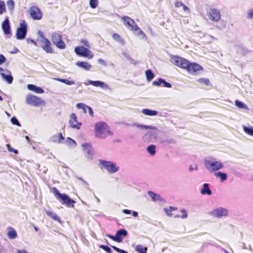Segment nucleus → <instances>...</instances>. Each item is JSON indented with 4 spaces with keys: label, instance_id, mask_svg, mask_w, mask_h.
Listing matches in <instances>:
<instances>
[{
    "label": "nucleus",
    "instance_id": "f257e3e1",
    "mask_svg": "<svg viewBox=\"0 0 253 253\" xmlns=\"http://www.w3.org/2000/svg\"><path fill=\"white\" fill-rule=\"evenodd\" d=\"M170 61L176 66L183 69H185L191 74H194L203 69L201 66L196 63H190L187 60L177 56L171 55Z\"/></svg>",
    "mask_w": 253,
    "mask_h": 253
},
{
    "label": "nucleus",
    "instance_id": "f03ea898",
    "mask_svg": "<svg viewBox=\"0 0 253 253\" xmlns=\"http://www.w3.org/2000/svg\"><path fill=\"white\" fill-rule=\"evenodd\" d=\"M94 134L96 138L104 139L108 135H112L113 133L110 130V127L104 122H98L95 124Z\"/></svg>",
    "mask_w": 253,
    "mask_h": 253
},
{
    "label": "nucleus",
    "instance_id": "7ed1b4c3",
    "mask_svg": "<svg viewBox=\"0 0 253 253\" xmlns=\"http://www.w3.org/2000/svg\"><path fill=\"white\" fill-rule=\"evenodd\" d=\"M207 14L210 20L216 24L217 28L222 29L225 27L226 23L221 20L220 12L218 9L211 8L209 9Z\"/></svg>",
    "mask_w": 253,
    "mask_h": 253
},
{
    "label": "nucleus",
    "instance_id": "20e7f679",
    "mask_svg": "<svg viewBox=\"0 0 253 253\" xmlns=\"http://www.w3.org/2000/svg\"><path fill=\"white\" fill-rule=\"evenodd\" d=\"M204 165L210 171H217L223 168V165L221 162L216 161L214 158L211 157L205 159Z\"/></svg>",
    "mask_w": 253,
    "mask_h": 253
},
{
    "label": "nucleus",
    "instance_id": "39448f33",
    "mask_svg": "<svg viewBox=\"0 0 253 253\" xmlns=\"http://www.w3.org/2000/svg\"><path fill=\"white\" fill-rule=\"evenodd\" d=\"M99 164L101 166L102 169H104L109 173H114L119 170L120 168L116 163L112 161H105L103 160H99Z\"/></svg>",
    "mask_w": 253,
    "mask_h": 253
},
{
    "label": "nucleus",
    "instance_id": "423d86ee",
    "mask_svg": "<svg viewBox=\"0 0 253 253\" xmlns=\"http://www.w3.org/2000/svg\"><path fill=\"white\" fill-rule=\"evenodd\" d=\"M228 213L229 211L227 209L221 207L214 209L208 212L209 215L218 219L227 216Z\"/></svg>",
    "mask_w": 253,
    "mask_h": 253
},
{
    "label": "nucleus",
    "instance_id": "0eeeda50",
    "mask_svg": "<svg viewBox=\"0 0 253 253\" xmlns=\"http://www.w3.org/2000/svg\"><path fill=\"white\" fill-rule=\"evenodd\" d=\"M153 130L148 131L142 137L143 140L147 143L155 142L158 139L159 130L152 129Z\"/></svg>",
    "mask_w": 253,
    "mask_h": 253
},
{
    "label": "nucleus",
    "instance_id": "6e6552de",
    "mask_svg": "<svg viewBox=\"0 0 253 253\" xmlns=\"http://www.w3.org/2000/svg\"><path fill=\"white\" fill-rule=\"evenodd\" d=\"M75 52L79 56L87 57L89 59H91L93 57V54L92 52L87 48L83 46L76 47L75 48Z\"/></svg>",
    "mask_w": 253,
    "mask_h": 253
},
{
    "label": "nucleus",
    "instance_id": "1a4fd4ad",
    "mask_svg": "<svg viewBox=\"0 0 253 253\" xmlns=\"http://www.w3.org/2000/svg\"><path fill=\"white\" fill-rule=\"evenodd\" d=\"M27 32V25L23 20L20 24V27L17 29L16 36L18 40H23L25 38Z\"/></svg>",
    "mask_w": 253,
    "mask_h": 253
},
{
    "label": "nucleus",
    "instance_id": "9d476101",
    "mask_svg": "<svg viewBox=\"0 0 253 253\" xmlns=\"http://www.w3.org/2000/svg\"><path fill=\"white\" fill-rule=\"evenodd\" d=\"M26 102L27 104L34 106H39L44 103V101L40 97L31 94L26 96Z\"/></svg>",
    "mask_w": 253,
    "mask_h": 253
},
{
    "label": "nucleus",
    "instance_id": "9b49d317",
    "mask_svg": "<svg viewBox=\"0 0 253 253\" xmlns=\"http://www.w3.org/2000/svg\"><path fill=\"white\" fill-rule=\"evenodd\" d=\"M51 40L52 42L56 45L58 48L61 49L65 48V44L62 41V36L60 34L55 32L52 33Z\"/></svg>",
    "mask_w": 253,
    "mask_h": 253
},
{
    "label": "nucleus",
    "instance_id": "f8f14e48",
    "mask_svg": "<svg viewBox=\"0 0 253 253\" xmlns=\"http://www.w3.org/2000/svg\"><path fill=\"white\" fill-rule=\"evenodd\" d=\"M84 84L86 85H88L90 84L96 87H100V88L105 90L110 89L109 85L107 84L100 81H94L91 80H88L86 83H84Z\"/></svg>",
    "mask_w": 253,
    "mask_h": 253
},
{
    "label": "nucleus",
    "instance_id": "ddd939ff",
    "mask_svg": "<svg viewBox=\"0 0 253 253\" xmlns=\"http://www.w3.org/2000/svg\"><path fill=\"white\" fill-rule=\"evenodd\" d=\"M70 126L77 129H80L82 125V123L79 122L77 120V117L75 113H72L70 115V120L69 122Z\"/></svg>",
    "mask_w": 253,
    "mask_h": 253
},
{
    "label": "nucleus",
    "instance_id": "4468645a",
    "mask_svg": "<svg viewBox=\"0 0 253 253\" xmlns=\"http://www.w3.org/2000/svg\"><path fill=\"white\" fill-rule=\"evenodd\" d=\"M83 151L88 160L92 159V147L90 143H85L82 145Z\"/></svg>",
    "mask_w": 253,
    "mask_h": 253
},
{
    "label": "nucleus",
    "instance_id": "2eb2a0df",
    "mask_svg": "<svg viewBox=\"0 0 253 253\" xmlns=\"http://www.w3.org/2000/svg\"><path fill=\"white\" fill-rule=\"evenodd\" d=\"M30 14L35 20H40L42 18V13L40 9L36 6H33L30 8Z\"/></svg>",
    "mask_w": 253,
    "mask_h": 253
},
{
    "label": "nucleus",
    "instance_id": "dca6fc26",
    "mask_svg": "<svg viewBox=\"0 0 253 253\" xmlns=\"http://www.w3.org/2000/svg\"><path fill=\"white\" fill-rule=\"evenodd\" d=\"M62 204L66 205L69 208H74L76 201L72 199L68 195L64 193V195L60 199Z\"/></svg>",
    "mask_w": 253,
    "mask_h": 253
},
{
    "label": "nucleus",
    "instance_id": "f3484780",
    "mask_svg": "<svg viewBox=\"0 0 253 253\" xmlns=\"http://www.w3.org/2000/svg\"><path fill=\"white\" fill-rule=\"evenodd\" d=\"M122 124L126 126H130L132 127L136 126L138 128L145 129H157V127L153 126H147L142 124H139L138 123H132V124H128L126 122L121 123Z\"/></svg>",
    "mask_w": 253,
    "mask_h": 253
},
{
    "label": "nucleus",
    "instance_id": "a211bd4d",
    "mask_svg": "<svg viewBox=\"0 0 253 253\" xmlns=\"http://www.w3.org/2000/svg\"><path fill=\"white\" fill-rule=\"evenodd\" d=\"M128 29L131 31H134L135 32V34L138 36H142V38H146L145 34L138 27L137 25L135 23V22L134 21L133 23L131 24V25H130Z\"/></svg>",
    "mask_w": 253,
    "mask_h": 253
},
{
    "label": "nucleus",
    "instance_id": "6ab92c4d",
    "mask_svg": "<svg viewBox=\"0 0 253 253\" xmlns=\"http://www.w3.org/2000/svg\"><path fill=\"white\" fill-rule=\"evenodd\" d=\"M127 232L126 229H121L118 230L115 234V238L116 242L120 243L123 240V237H126L127 235Z\"/></svg>",
    "mask_w": 253,
    "mask_h": 253
},
{
    "label": "nucleus",
    "instance_id": "aec40b11",
    "mask_svg": "<svg viewBox=\"0 0 253 253\" xmlns=\"http://www.w3.org/2000/svg\"><path fill=\"white\" fill-rule=\"evenodd\" d=\"M42 42L44 44L42 47L43 49L46 51V53H53V50L51 47V43L47 38H44V41H42Z\"/></svg>",
    "mask_w": 253,
    "mask_h": 253
},
{
    "label": "nucleus",
    "instance_id": "412c9836",
    "mask_svg": "<svg viewBox=\"0 0 253 253\" xmlns=\"http://www.w3.org/2000/svg\"><path fill=\"white\" fill-rule=\"evenodd\" d=\"M1 27L3 33L5 35H9L11 33L10 23L8 17L2 23Z\"/></svg>",
    "mask_w": 253,
    "mask_h": 253
},
{
    "label": "nucleus",
    "instance_id": "4be33fe9",
    "mask_svg": "<svg viewBox=\"0 0 253 253\" xmlns=\"http://www.w3.org/2000/svg\"><path fill=\"white\" fill-rule=\"evenodd\" d=\"M152 84L155 86L162 85L164 87L168 88H170L172 86L170 83L167 82L165 80L162 78H159L157 81H154Z\"/></svg>",
    "mask_w": 253,
    "mask_h": 253
},
{
    "label": "nucleus",
    "instance_id": "5701e85b",
    "mask_svg": "<svg viewBox=\"0 0 253 253\" xmlns=\"http://www.w3.org/2000/svg\"><path fill=\"white\" fill-rule=\"evenodd\" d=\"M64 140V137L62 135L61 133H59L56 134H55L51 137H50L49 139V141L54 143H61L62 140Z\"/></svg>",
    "mask_w": 253,
    "mask_h": 253
},
{
    "label": "nucleus",
    "instance_id": "b1692460",
    "mask_svg": "<svg viewBox=\"0 0 253 253\" xmlns=\"http://www.w3.org/2000/svg\"><path fill=\"white\" fill-rule=\"evenodd\" d=\"M76 65L86 71H89L92 68V65L87 62L78 61Z\"/></svg>",
    "mask_w": 253,
    "mask_h": 253
},
{
    "label": "nucleus",
    "instance_id": "393cba45",
    "mask_svg": "<svg viewBox=\"0 0 253 253\" xmlns=\"http://www.w3.org/2000/svg\"><path fill=\"white\" fill-rule=\"evenodd\" d=\"M27 88L31 91H34L37 93H42L44 92L43 89L41 87L37 86L33 84H29L27 85Z\"/></svg>",
    "mask_w": 253,
    "mask_h": 253
},
{
    "label": "nucleus",
    "instance_id": "a878e982",
    "mask_svg": "<svg viewBox=\"0 0 253 253\" xmlns=\"http://www.w3.org/2000/svg\"><path fill=\"white\" fill-rule=\"evenodd\" d=\"M148 194L151 198V199L153 202L163 201L164 200L162 197L158 194L155 193L153 191H148Z\"/></svg>",
    "mask_w": 253,
    "mask_h": 253
},
{
    "label": "nucleus",
    "instance_id": "bb28decb",
    "mask_svg": "<svg viewBox=\"0 0 253 253\" xmlns=\"http://www.w3.org/2000/svg\"><path fill=\"white\" fill-rule=\"evenodd\" d=\"M200 192L202 195H208L210 196L212 194L211 191L208 183H204L203 185V188L201 189Z\"/></svg>",
    "mask_w": 253,
    "mask_h": 253
},
{
    "label": "nucleus",
    "instance_id": "cd10ccee",
    "mask_svg": "<svg viewBox=\"0 0 253 253\" xmlns=\"http://www.w3.org/2000/svg\"><path fill=\"white\" fill-rule=\"evenodd\" d=\"M142 113L145 115L149 116H157L158 114V111L156 110H152L148 109H143L142 110Z\"/></svg>",
    "mask_w": 253,
    "mask_h": 253
},
{
    "label": "nucleus",
    "instance_id": "c85d7f7f",
    "mask_svg": "<svg viewBox=\"0 0 253 253\" xmlns=\"http://www.w3.org/2000/svg\"><path fill=\"white\" fill-rule=\"evenodd\" d=\"M0 75L1 76L2 78L4 80H5L8 84H12L13 80V78L11 75H5L3 73H0Z\"/></svg>",
    "mask_w": 253,
    "mask_h": 253
},
{
    "label": "nucleus",
    "instance_id": "c756f323",
    "mask_svg": "<svg viewBox=\"0 0 253 253\" xmlns=\"http://www.w3.org/2000/svg\"><path fill=\"white\" fill-rule=\"evenodd\" d=\"M214 175L217 177H219L221 182H223L226 180L227 178V174L221 171L215 172L214 173Z\"/></svg>",
    "mask_w": 253,
    "mask_h": 253
},
{
    "label": "nucleus",
    "instance_id": "7c9ffc66",
    "mask_svg": "<svg viewBox=\"0 0 253 253\" xmlns=\"http://www.w3.org/2000/svg\"><path fill=\"white\" fill-rule=\"evenodd\" d=\"M148 249L141 245H138L135 247V251L138 253H147Z\"/></svg>",
    "mask_w": 253,
    "mask_h": 253
},
{
    "label": "nucleus",
    "instance_id": "2f4dec72",
    "mask_svg": "<svg viewBox=\"0 0 253 253\" xmlns=\"http://www.w3.org/2000/svg\"><path fill=\"white\" fill-rule=\"evenodd\" d=\"M156 146L153 144H151L149 145L147 148L146 150L148 153L152 156H154L156 154Z\"/></svg>",
    "mask_w": 253,
    "mask_h": 253
},
{
    "label": "nucleus",
    "instance_id": "473e14b6",
    "mask_svg": "<svg viewBox=\"0 0 253 253\" xmlns=\"http://www.w3.org/2000/svg\"><path fill=\"white\" fill-rule=\"evenodd\" d=\"M145 75L148 82L151 81L155 77L154 74L150 69H148L145 71Z\"/></svg>",
    "mask_w": 253,
    "mask_h": 253
},
{
    "label": "nucleus",
    "instance_id": "72a5a7b5",
    "mask_svg": "<svg viewBox=\"0 0 253 253\" xmlns=\"http://www.w3.org/2000/svg\"><path fill=\"white\" fill-rule=\"evenodd\" d=\"M122 19L124 22L125 24L128 27V28L130 25L134 22V20L128 16H124L123 17Z\"/></svg>",
    "mask_w": 253,
    "mask_h": 253
},
{
    "label": "nucleus",
    "instance_id": "f704fd0d",
    "mask_svg": "<svg viewBox=\"0 0 253 253\" xmlns=\"http://www.w3.org/2000/svg\"><path fill=\"white\" fill-rule=\"evenodd\" d=\"M112 38L114 40L120 42L122 45H124L125 44V41L118 34H114L112 35Z\"/></svg>",
    "mask_w": 253,
    "mask_h": 253
},
{
    "label": "nucleus",
    "instance_id": "c9c22d12",
    "mask_svg": "<svg viewBox=\"0 0 253 253\" xmlns=\"http://www.w3.org/2000/svg\"><path fill=\"white\" fill-rule=\"evenodd\" d=\"M235 105L240 109H243L245 110H248L249 108L248 106L243 102L236 100L235 102Z\"/></svg>",
    "mask_w": 253,
    "mask_h": 253
},
{
    "label": "nucleus",
    "instance_id": "e433bc0d",
    "mask_svg": "<svg viewBox=\"0 0 253 253\" xmlns=\"http://www.w3.org/2000/svg\"><path fill=\"white\" fill-rule=\"evenodd\" d=\"M244 132L249 135L253 136V127L243 126Z\"/></svg>",
    "mask_w": 253,
    "mask_h": 253
},
{
    "label": "nucleus",
    "instance_id": "4c0bfd02",
    "mask_svg": "<svg viewBox=\"0 0 253 253\" xmlns=\"http://www.w3.org/2000/svg\"><path fill=\"white\" fill-rule=\"evenodd\" d=\"M17 234L15 230L10 228V230L7 233V236L9 239H14L17 237Z\"/></svg>",
    "mask_w": 253,
    "mask_h": 253
},
{
    "label": "nucleus",
    "instance_id": "58836bf2",
    "mask_svg": "<svg viewBox=\"0 0 253 253\" xmlns=\"http://www.w3.org/2000/svg\"><path fill=\"white\" fill-rule=\"evenodd\" d=\"M46 214L47 216L50 217L53 220L60 221V218L57 215L56 213L50 211H46Z\"/></svg>",
    "mask_w": 253,
    "mask_h": 253
},
{
    "label": "nucleus",
    "instance_id": "ea45409f",
    "mask_svg": "<svg viewBox=\"0 0 253 253\" xmlns=\"http://www.w3.org/2000/svg\"><path fill=\"white\" fill-rule=\"evenodd\" d=\"M246 18L249 20L253 21V8L248 9L246 14Z\"/></svg>",
    "mask_w": 253,
    "mask_h": 253
},
{
    "label": "nucleus",
    "instance_id": "a19ab883",
    "mask_svg": "<svg viewBox=\"0 0 253 253\" xmlns=\"http://www.w3.org/2000/svg\"><path fill=\"white\" fill-rule=\"evenodd\" d=\"M76 107L79 109H82L83 113H86V109H87L88 106L83 103H79L77 104Z\"/></svg>",
    "mask_w": 253,
    "mask_h": 253
},
{
    "label": "nucleus",
    "instance_id": "79ce46f5",
    "mask_svg": "<svg viewBox=\"0 0 253 253\" xmlns=\"http://www.w3.org/2000/svg\"><path fill=\"white\" fill-rule=\"evenodd\" d=\"M177 210V208L170 206L169 208H165L164 211L166 214L169 216H171L172 214L171 213L172 211Z\"/></svg>",
    "mask_w": 253,
    "mask_h": 253
},
{
    "label": "nucleus",
    "instance_id": "37998d69",
    "mask_svg": "<svg viewBox=\"0 0 253 253\" xmlns=\"http://www.w3.org/2000/svg\"><path fill=\"white\" fill-rule=\"evenodd\" d=\"M7 6L8 9L10 11H12L14 8L15 4L13 0H8L6 2Z\"/></svg>",
    "mask_w": 253,
    "mask_h": 253
},
{
    "label": "nucleus",
    "instance_id": "c03bdc74",
    "mask_svg": "<svg viewBox=\"0 0 253 253\" xmlns=\"http://www.w3.org/2000/svg\"><path fill=\"white\" fill-rule=\"evenodd\" d=\"M66 142L68 145L73 147H75L77 145L76 141L70 137L67 138Z\"/></svg>",
    "mask_w": 253,
    "mask_h": 253
},
{
    "label": "nucleus",
    "instance_id": "a18cd8bd",
    "mask_svg": "<svg viewBox=\"0 0 253 253\" xmlns=\"http://www.w3.org/2000/svg\"><path fill=\"white\" fill-rule=\"evenodd\" d=\"M52 192L54 193V194L56 196H57L58 199H59L60 200L61 199L62 196L64 195V194L60 193L59 192V191H58V190L55 187L53 188Z\"/></svg>",
    "mask_w": 253,
    "mask_h": 253
},
{
    "label": "nucleus",
    "instance_id": "49530a36",
    "mask_svg": "<svg viewBox=\"0 0 253 253\" xmlns=\"http://www.w3.org/2000/svg\"><path fill=\"white\" fill-rule=\"evenodd\" d=\"M6 10L5 2L3 1H0V14H3Z\"/></svg>",
    "mask_w": 253,
    "mask_h": 253
},
{
    "label": "nucleus",
    "instance_id": "de8ad7c7",
    "mask_svg": "<svg viewBox=\"0 0 253 253\" xmlns=\"http://www.w3.org/2000/svg\"><path fill=\"white\" fill-rule=\"evenodd\" d=\"M122 54L126 59L129 60L132 63H133L134 60L131 58V57L127 52H126V51H123Z\"/></svg>",
    "mask_w": 253,
    "mask_h": 253
},
{
    "label": "nucleus",
    "instance_id": "09e8293b",
    "mask_svg": "<svg viewBox=\"0 0 253 253\" xmlns=\"http://www.w3.org/2000/svg\"><path fill=\"white\" fill-rule=\"evenodd\" d=\"M198 81L201 83L207 85H209L210 84V81L208 79L206 78H200L198 79Z\"/></svg>",
    "mask_w": 253,
    "mask_h": 253
},
{
    "label": "nucleus",
    "instance_id": "8fccbe9b",
    "mask_svg": "<svg viewBox=\"0 0 253 253\" xmlns=\"http://www.w3.org/2000/svg\"><path fill=\"white\" fill-rule=\"evenodd\" d=\"M98 4V0H90L89 5L92 8H95Z\"/></svg>",
    "mask_w": 253,
    "mask_h": 253
},
{
    "label": "nucleus",
    "instance_id": "3c124183",
    "mask_svg": "<svg viewBox=\"0 0 253 253\" xmlns=\"http://www.w3.org/2000/svg\"><path fill=\"white\" fill-rule=\"evenodd\" d=\"M10 121L13 125H16L19 126H21V124L19 123L18 120L15 117L11 118Z\"/></svg>",
    "mask_w": 253,
    "mask_h": 253
},
{
    "label": "nucleus",
    "instance_id": "603ef678",
    "mask_svg": "<svg viewBox=\"0 0 253 253\" xmlns=\"http://www.w3.org/2000/svg\"><path fill=\"white\" fill-rule=\"evenodd\" d=\"M99 247H100V248H101V249H103L107 253H111V248H109L107 246L101 245V246H99Z\"/></svg>",
    "mask_w": 253,
    "mask_h": 253
},
{
    "label": "nucleus",
    "instance_id": "864d4df0",
    "mask_svg": "<svg viewBox=\"0 0 253 253\" xmlns=\"http://www.w3.org/2000/svg\"><path fill=\"white\" fill-rule=\"evenodd\" d=\"M6 147H7V149H8L9 151H10L11 152H13V153H14L16 154H18V150L11 148L10 147V145L9 144H7L6 145Z\"/></svg>",
    "mask_w": 253,
    "mask_h": 253
},
{
    "label": "nucleus",
    "instance_id": "5fc2aeb1",
    "mask_svg": "<svg viewBox=\"0 0 253 253\" xmlns=\"http://www.w3.org/2000/svg\"><path fill=\"white\" fill-rule=\"evenodd\" d=\"M81 43L84 44V46L86 47V48H90V44L86 40L83 39L81 41Z\"/></svg>",
    "mask_w": 253,
    "mask_h": 253
},
{
    "label": "nucleus",
    "instance_id": "6e6d98bb",
    "mask_svg": "<svg viewBox=\"0 0 253 253\" xmlns=\"http://www.w3.org/2000/svg\"><path fill=\"white\" fill-rule=\"evenodd\" d=\"M112 248H113L114 249V250L119 253H128L126 251H125V250H121L115 246H112Z\"/></svg>",
    "mask_w": 253,
    "mask_h": 253
},
{
    "label": "nucleus",
    "instance_id": "4d7b16f0",
    "mask_svg": "<svg viewBox=\"0 0 253 253\" xmlns=\"http://www.w3.org/2000/svg\"><path fill=\"white\" fill-rule=\"evenodd\" d=\"M181 212L182 213V215L180 216L182 219H185L187 217V213L185 210L182 209Z\"/></svg>",
    "mask_w": 253,
    "mask_h": 253
},
{
    "label": "nucleus",
    "instance_id": "13d9d810",
    "mask_svg": "<svg viewBox=\"0 0 253 253\" xmlns=\"http://www.w3.org/2000/svg\"><path fill=\"white\" fill-rule=\"evenodd\" d=\"M164 142H166L168 144H174L175 143V141L173 139L169 138H167L164 141Z\"/></svg>",
    "mask_w": 253,
    "mask_h": 253
},
{
    "label": "nucleus",
    "instance_id": "bf43d9fd",
    "mask_svg": "<svg viewBox=\"0 0 253 253\" xmlns=\"http://www.w3.org/2000/svg\"><path fill=\"white\" fill-rule=\"evenodd\" d=\"M5 61H6V58L5 57V56L2 54H0V65L2 64Z\"/></svg>",
    "mask_w": 253,
    "mask_h": 253
},
{
    "label": "nucleus",
    "instance_id": "052dcab7",
    "mask_svg": "<svg viewBox=\"0 0 253 253\" xmlns=\"http://www.w3.org/2000/svg\"><path fill=\"white\" fill-rule=\"evenodd\" d=\"M98 62L99 64H102L104 66H107V64L106 62V61H105L102 59L100 58V59H98Z\"/></svg>",
    "mask_w": 253,
    "mask_h": 253
},
{
    "label": "nucleus",
    "instance_id": "680f3d73",
    "mask_svg": "<svg viewBox=\"0 0 253 253\" xmlns=\"http://www.w3.org/2000/svg\"><path fill=\"white\" fill-rule=\"evenodd\" d=\"M198 169V166H195V167L193 166L192 165L190 166L189 168V170L190 172H192L194 170H197Z\"/></svg>",
    "mask_w": 253,
    "mask_h": 253
},
{
    "label": "nucleus",
    "instance_id": "e2e57ef3",
    "mask_svg": "<svg viewBox=\"0 0 253 253\" xmlns=\"http://www.w3.org/2000/svg\"><path fill=\"white\" fill-rule=\"evenodd\" d=\"M87 110L88 111V112H89V115L91 116V117H93V111L92 110V109L91 108V107L90 106H88V107H87Z\"/></svg>",
    "mask_w": 253,
    "mask_h": 253
},
{
    "label": "nucleus",
    "instance_id": "0e129e2a",
    "mask_svg": "<svg viewBox=\"0 0 253 253\" xmlns=\"http://www.w3.org/2000/svg\"><path fill=\"white\" fill-rule=\"evenodd\" d=\"M183 5V3L181 1H176L175 3V6L176 7H180Z\"/></svg>",
    "mask_w": 253,
    "mask_h": 253
},
{
    "label": "nucleus",
    "instance_id": "69168bd1",
    "mask_svg": "<svg viewBox=\"0 0 253 253\" xmlns=\"http://www.w3.org/2000/svg\"><path fill=\"white\" fill-rule=\"evenodd\" d=\"M75 84V81H69L68 80L66 79L65 84L67 85H72Z\"/></svg>",
    "mask_w": 253,
    "mask_h": 253
},
{
    "label": "nucleus",
    "instance_id": "338daca9",
    "mask_svg": "<svg viewBox=\"0 0 253 253\" xmlns=\"http://www.w3.org/2000/svg\"><path fill=\"white\" fill-rule=\"evenodd\" d=\"M182 7H183V9L184 11L187 12L188 13H190V9L187 6H186L185 5H184L183 4V5H182Z\"/></svg>",
    "mask_w": 253,
    "mask_h": 253
},
{
    "label": "nucleus",
    "instance_id": "774afa93",
    "mask_svg": "<svg viewBox=\"0 0 253 253\" xmlns=\"http://www.w3.org/2000/svg\"><path fill=\"white\" fill-rule=\"evenodd\" d=\"M123 213L126 214H129L131 213V211L127 209H124L123 211Z\"/></svg>",
    "mask_w": 253,
    "mask_h": 253
}]
</instances>
